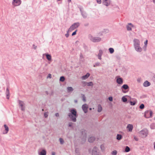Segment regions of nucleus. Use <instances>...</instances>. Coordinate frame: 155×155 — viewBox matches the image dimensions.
<instances>
[{
  "label": "nucleus",
  "mask_w": 155,
  "mask_h": 155,
  "mask_svg": "<svg viewBox=\"0 0 155 155\" xmlns=\"http://www.w3.org/2000/svg\"><path fill=\"white\" fill-rule=\"evenodd\" d=\"M71 113L68 114V116L74 122H76V118L77 117V112L76 110L71 109L70 110Z\"/></svg>",
  "instance_id": "nucleus-1"
},
{
  "label": "nucleus",
  "mask_w": 155,
  "mask_h": 155,
  "mask_svg": "<svg viewBox=\"0 0 155 155\" xmlns=\"http://www.w3.org/2000/svg\"><path fill=\"white\" fill-rule=\"evenodd\" d=\"M80 25L79 23L77 22L74 23L69 28L68 31L71 32L75 28H77Z\"/></svg>",
  "instance_id": "nucleus-2"
},
{
  "label": "nucleus",
  "mask_w": 155,
  "mask_h": 155,
  "mask_svg": "<svg viewBox=\"0 0 155 155\" xmlns=\"http://www.w3.org/2000/svg\"><path fill=\"white\" fill-rule=\"evenodd\" d=\"M152 111H147L145 112L144 117L146 118H149L152 117Z\"/></svg>",
  "instance_id": "nucleus-3"
},
{
  "label": "nucleus",
  "mask_w": 155,
  "mask_h": 155,
  "mask_svg": "<svg viewBox=\"0 0 155 155\" xmlns=\"http://www.w3.org/2000/svg\"><path fill=\"white\" fill-rule=\"evenodd\" d=\"M98 151L97 148L96 147H94L92 150V155H101Z\"/></svg>",
  "instance_id": "nucleus-4"
},
{
  "label": "nucleus",
  "mask_w": 155,
  "mask_h": 155,
  "mask_svg": "<svg viewBox=\"0 0 155 155\" xmlns=\"http://www.w3.org/2000/svg\"><path fill=\"white\" fill-rule=\"evenodd\" d=\"M21 3V0H13L12 4L15 6L19 5Z\"/></svg>",
  "instance_id": "nucleus-5"
},
{
  "label": "nucleus",
  "mask_w": 155,
  "mask_h": 155,
  "mask_svg": "<svg viewBox=\"0 0 155 155\" xmlns=\"http://www.w3.org/2000/svg\"><path fill=\"white\" fill-rule=\"evenodd\" d=\"M18 103L19 106L21 107V110L23 111L25 110V108L24 107V102L20 100L18 101Z\"/></svg>",
  "instance_id": "nucleus-6"
},
{
  "label": "nucleus",
  "mask_w": 155,
  "mask_h": 155,
  "mask_svg": "<svg viewBox=\"0 0 155 155\" xmlns=\"http://www.w3.org/2000/svg\"><path fill=\"white\" fill-rule=\"evenodd\" d=\"M91 40L94 42H98L101 41V39L99 37H92Z\"/></svg>",
  "instance_id": "nucleus-7"
},
{
  "label": "nucleus",
  "mask_w": 155,
  "mask_h": 155,
  "mask_svg": "<svg viewBox=\"0 0 155 155\" xmlns=\"http://www.w3.org/2000/svg\"><path fill=\"white\" fill-rule=\"evenodd\" d=\"M82 108L85 113H86L87 112L88 106L86 104H84L82 105Z\"/></svg>",
  "instance_id": "nucleus-8"
},
{
  "label": "nucleus",
  "mask_w": 155,
  "mask_h": 155,
  "mask_svg": "<svg viewBox=\"0 0 155 155\" xmlns=\"http://www.w3.org/2000/svg\"><path fill=\"white\" fill-rule=\"evenodd\" d=\"M134 47L136 46L137 47V46L140 45V42L139 40L136 39H135L134 40Z\"/></svg>",
  "instance_id": "nucleus-9"
},
{
  "label": "nucleus",
  "mask_w": 155,
  "mask_h": 155,
  "mask_svg": "<svg viewBox=\"0 0 155 155\" xmlns=\"http://www.w3.org/2000/svg\"><path fill=\"white\" fill-rule=\"evenodd\" d=\"M103 3L106 6L109 5L110 3V0H102Z\"/></svg>",
  "instance_id": "nucleus-10"
},
{
  "label": "nucleus",
  "mask_w": 155,
  "mask_h": 155,
  "mask_svg": "<svg viewBox=\"0 0 155 155\" xmlns=\"http://www.w3.org/2000/svg\"><path fill=\"white\" fill-rule=\"evenodd\" d=\"M133 125L131 124H129L127 125V128L129 131L131 132L133 130Z\"/></svg>",
  "instance_id": "nucleus-11"
},
{
  "label": "nucleus",
  "mask_w": 155,
  "mask_h": 155,
  "mask_svg": "<svg viewBox=\"0 0 155 155\" xmlns=\"http://www.w3.org/2000/svg\"><path fill=\"white\" fill-rule=\"evenodd\" d=\"M129 88V87L128 86L127 84H124L123 85V86L121 87V89L122 91L124 93H125L126 92L124 91L123 90V89H124L125 90H127Z\"/></svg>",
  "instance_id": "nucleus-12"
},
{
  "label": "nucleus",
  "mask_w": 155,
  "mask_h": 155,
  "mask_svg": "<svg viewBox=\"0 0 155 155\" xmlns=\"http://www.w3.org/2000/svg\"><path fill=\"white\" fill-rule=\"evenodd\" d=\"M4 127L5 128V130L3 132L4 134H7L9 130V128L5 124L4 125Z\"/></svg>",
  "instance_id": "nucleus-13"
},
{
  "label": "nucleus",
  "mask_w": 155,
  "mask_h": 155,
  "mask_svg": "<svg viewBox=\"0 0 155 155\" xmlns=\"http://www.w3.org/2000/svg\"><path fill=\"white\" fill-rule=\"evenodd\" d=\"M137 47L136 46L135 47V48L136 51L138 52H141L142 51V48L140 47V45L137 46Z\"/></svg>",
  "instance_id": "nucleus-14"
},
{
  "label": "nucleus",
  "mask_w": 155,
  "mask_h": 155,
  "mask_svg": "<svg viewBox=\"0 0 155 155\" xmlns=\"http://www.w3.org/2000/svg\"><path fill=\"white\" fill-rule=\"evenodd\" d=\"M133 27V25L131 23L129 24L127 26V30L128 31L131 30V27Z\"/></svg>",
  "instance_id": "nucleus-15"
},
{
  "label": "nucleus",
  "mask_w": 155,
  "mask_h": 155,
  "mask_svg": "<svg viewBox=\"0 0 155 155\" xmlns=\"http://www.w3.org/2000/svg\"><path fill=\"white\" fill-rule=\"evenodd\" d=\"M123 80L121 78H118L117 79V82L119 84H122L123 83Z\"/></svg>",
  "instance_id": "nucleus-16"
},
{
  "label": "nucleus",
  "mask_w": 155,
  "mask_h": 155,
  "mask_svg": "<svg viewBox=\"0 0 155 155\" xmlns=\"http://www.w3.org/2000/svg\"><path fill=\"white\" fill-rule=\"evenodd\" d=\"M95 140V138L93 137H91L89 138L88 141L89 142H93Z\"/></svg>",
  "instance_id": "nucleus-17"
},
{
  "label": "nucleus",
  "mask_w": 155,
  "mask_h": 155,
  "mask_svg": "<svg viewBox=\"0 0 155 155\" xmlns=\"http://www.w3.org/2000/svg\"><path fill=\"white\" fill-rule=\"evenodd\" d=\"M90 75V74L89 73H87L85 75L82 76L81 78L83 80H85Z\"/></svg>",
  "instance_id": "nucleus-18"
},
{
  "label": "nucleus",
  "mask_w": 155,
  "mask_h": 155,
  "mask_svg": "<svg viewBox=\"0 0 155 155\" xmlns=\"http://www.w3.org/2000/svg\"><path fill=\"white\" fill-rule=\"evenodd\" d=\"M6 96H7V99H8L9 98L10 93H9V90L8 88H7L6 89Z\"/></svg>",
  "instance_id": "nucleus-19"
},
{
  "label": "nucleus",
  "mask_w": 155,
  "mask_h": 155,
  "mask_svg": "<svg viewBox=\"0 0 155 155\" xmlns=\"http://www.w3.org/2000/svg\"><path fill=\"white\" fill-rule=\"evenodd\" d=\"M102 51L101 50H100L99 51V53L98 54V58L100 60H101V56L102 54Z\"/></svg>",
  "instance_id": "nucleus-20"
},
{
  "label": "nucleus",
  "mask_w": 155,
  "mask_h": 155,
  "mask_svg": "<svg viewBox=\"0 0 155 155\" xmlns=\"http://www.w3.org/2000/svg\"><path fill=\"white\" fill-rule=\"evenodd\" d=\"M150 83L147 81H145L143 83V86L144 87H147L150 85Z\"/></svg>",
  "instance_id": "nucleus-21"
},
{
  "label": "nucleus",
  "mask_w": 155,
  "mask_h": 155,
  "mask_svg": "<svg viewBox=\"0 0 155 155\" xmlns=\"http://www.w3.org/2000/svg\"><path fill=\"white\" fill-rule=\"evenodd\" d=\"M84 83L87 84V85L88 86H93V84L92 82H84Z\"/></svg>",
  "instance_id": "nucleus-22"
},
{
  "label": "nucleus",
  "mask_w": 155,
  "mask_h": 155,
  "mask_svg": "<svg viewBox=\"0 0 155 155\" xmlns=\"http://www.w3.org/2000/svg\"><path fill=\"white\" fill-rule=\"evenodd\" d=\"M102 110V107L101 105H99L98 106V110L97 111L98 112H101Z\"/></svg>",
  "instance_id": "nucleus-23"
},
{
  "label": "nucleus",
  "mask_w": 155,
  "mask_h": 155,
  "mask_svg": "<svg viewBox=\"0 0 155 155\" xmlns=\"http://www.w3.org/2000/svg\"><path fill=\"white\" fill-rule=\"evenodd\" d=\"M46 56L47 59L49 61H50L51 60V55L48 54H46Z\"/></svg>",
  "instance_id": "nucleus-24"
},
{
  "label": "nucleus",
  "mask_w": 155,
  "mask_h": 155,
  "mask_svg": "<svg viewBox=\"0 0 155 155\" xmlns=\"http://www.w3.org/2000/svg\"><path fill=\"white\" fill-rule=\"evenodd\" d=\"M122 136L120 134H118L117 136V140H120L122 138Z\"/></svg>",
  "instance_id": "nucleus-25"
},
{
  "label": "nucleus",
  "mask_w": 155,
  "mask_h": 155,
  "mask_svg": "<svg viewBox=\"0 0 155 155\" xmlns=\"http://www.w3.org/2000/svg\"><path fill=\"white\" fill-rule=\"evenodd\" d=\"M46 152L44 150H42L40 153V155H46Z\"/></svg>",
  "instance_id": "nucleus-26"
},
{
  "label": "nucleus",
  "mask_w": 155,
  "mask_h": 155,
  "mask_svg": "<svg viewBox=\"0 0 155 155\" xmlns=\"http://www.w3.org/2000/svg\"><path fill=\"white\" fill-rule=\"evenodd\" d=\"M122 100L123 102H126L127 101V99L125 96H123L122 98Z\"/></svg>",
  "instance_id": "nucleus-27"
},
{
  "label": "nucleus",
  "mask_w": 155,
  "mask_h": 155,
  "mask_svg": "<svg viewBox=\"0 0 155 155\" xmlns=\"http://www.w3.org/2000/svg\"><path fill=\"white\" fill-rule=\"evenodd\" d=\"M137 102V101H135L134 102L130 101V103L131 105H134Z\"/></svg>",
  "instance_id": "nucleus-28"
},
{
  "label": "nucleus",
  "mask_w": 155,
  "mask_h": 155,
  "mask_svg": "<svg viewBox=\"0 0 155 155\" xmlns=\"http://www.w3.org/2000/svg\"><path fill=\"white\" fill-rule=\"evenodd\" d=\"M67 90L68 91L70 92V91H73V88L71 87H67Z\"/></svg>",
  "instance_id": "nucleus-29"
},
{
  "label": "nucleus",
  "mask_w": 155,
  "mask_h": 155,
  "mask_svg": "<svg viewBox=\"0 0 155 155\" xmlns=\"http://www.w3.org/2000/svg\"><path fill=\"white\" fill-rule=\"evenodd\" d=\"M109 51L110 53L111 54L113 53L114 52V49L112 48H110L109 49Z\"/></svg>",
  "instance_id": "nucleus-30"
},
{
  "label": "nucleus",
  "mask_w": 155,
  "mask_h": 155,
  "mask_svg": "<svg viewBox=\"0 0 155 155\" xmlns=\"http://www.w3.org/2000/svg\"><path fill=\"white\" fill-rule=\"evenodd\" d=\"M130 150V148L128 146H127L125 148V151L126 152H128Z\"/></svg>",
  "instance_id": "nucleus-31"
},
{
  "label": "nucleus",
  "mask_w": 155,
  "mask_h": 155,
  "mask_svg": "<svg viewBox=\"0 0 155 155\" xmlns=\"http://www.w3.org/2000/svg\"><path fill=\"white\" fill-rule=\"evenodd\" d=\"M64 77L63 76L61 77L60 79V81L62 82L64 81Z\"/></svg>",
  "instance_id": "nucleus-32"
},
{
  "label": "nucleus",
  "mask_w": 155,
  "mask_h": 155,
  "mask_svg": "<svg viewBox=\"0 0 155 155\" xmlns=\"http://www.w3.org/2000/svg\"><path fill=\"white\" fill-rule=\"evenodd\" d=\"M117 151L116 150H115L113 151L111 153L112 155H116V154H117Z\"/></svg>",
  "instance_id": "nucleus-33"
},
{
  "label": "nucleus",
  "mask_w": 155,
  "mask_h": 155,
  "mask_svg": "<svg viewBox=\"0 0 155 155\" xmlns=\"http://www.w3.org/2000/svg\"><path fill=\"white\" fill-rule=\"evenodd\" d=\"M82 99L83 100V101H84V102H85L86 101V100L85 97L84 95H83V94H82Z\"/></svg>",
  "instance_id": "nucleus-34"
},
{
  "label": "nucleus",
  "mask_w": 155,
  "mask_h": 155,
  "mask_svg": "<svg viewBox=\"0 0 155 155\" xmlns=\"http://www.w3.org/2000/svg\"><path fill=\"white\" fill-rule=\"evenodd\" d=\"M144 105L143 104H142L140 106V108L141 109H143L144 108Z\"/></svg>",
  "instance_id": "nucleus-35"
},
{
  "label": "nucleus",
  "mask_w": 155,
  "mask_h": 155,
  "mask_svg": "<svg viewBox=\"0 0 155 155\" xmlns=\"http://www.w3.org/2000/svg\"><path fill=\"white\" fill-rule=\"evenodd\" d=\"M100 148L102 150H103L104 149V145H101L100 146Z\"/></svg>",
  "instance_id": "nucleus-36"
},
{
  "label": "nucleus",
  "mask_w": 155,
  "mask_h": 155,
  "mask_svg": "<svg viewBox=\"0 0 155 155\" xmlns=\"http://www.w3.org/2000/svg\"><path fill=\"white\" fill-rule=\"evenodd\" d=\"M59 140L60 142V143L61 144H63L64 143V140L63 139L61 138H60L59 139Z\"/></svg>",
  "instance_id": "nucleus-37"
},
{
  "label": "nucleus",
  "mask_w": 155,
  "mask_h": 155,
  "mask_svg": "<svg viewBox=\"0 0 155 155\" xmlns=\"http://www.w3.org/2000/svg\"><path fill=\"white\" fill-rule=\"evenodd\" d=\"M81 14L85 18L86 17V14L84 12H81Z\"/></svg>",
  "instance_id": "nucleus-38"
},
{
  "label": "nucleus",
  "mask_w": 155,
  "mask_h": 155,
  "mask_svg": "<svg viewBox=\"0 0 155 155\" xmlns=\"http://www.w3.org/2000/svg\"><path fill=\"white\" fill-rule=\"evenodd\" d=\"M109 100L110 101H113V98L112 97H110L108 98Z\"/></svg>",
  "instance_id": "nucleus-39"
},
{
  "label": "nucleus",
  "mask_w": 155,
  "mask_h": 155,
  "mask_svg": "<svg viewBox=\"0 0 155 155\" xmlns=\"http://www.w3.org/2000/svg\"><path fill=\"white\" fill-rule=\"evenodd\" d=\"M51 78V74H49L47 77V78Z\"/></svg>",
  "instance_id": "nucleus-40"
},
{
  "label": "nucleus",
  "mask_w": 155,
  "mask_h": 155,
  "mask_svg": "<svg viewBox=\"0 0 155 155\" xmlns=\"http://www.w3.org/2000/svg\"><path fill=\"white\" fill-rule=\"evenodd\" d=\"M44 117H47L48 116V114L47 113H45L44 114Z\"/></svg>",
  "instance_id": "nucleus-41"
},
{
  "label": "nucleus",
  "mask_w": 155,
  "mask_h": 155,
  "mask_svg": "<svg viewBox=\"0 0 155 155\" xmlns=\"http://www.w3.org/2000/svg\"><path fill=\"white\" fill-rule=\"evenodd\" d=\"M77 31V30H76L74 32H73L72 34V35L73 36L75 35L76 34V32Z\"/></svg>",
  "instance_id": "nucleus-42"
},
{
  "label": "nucleus",
  "mask_w": 155,
  "mask_h": 155,
  "mask_svg": "<svg viewBox=\"0 0 155 155\" xmlns=\"http://www.w3.org/2000/svg\"><path fill=\"white\" fill-rule=\"evenodd\" d=\"M97 2L98 3L100 4V3H101V0H97Z\"/></svg>",
  "instance_id": "nucleus-43"
},
{
  "label": "nucleus",
  "mask_w": 155,
  "mask_h": 155,
  "mask_svg": "<svg viewBox=\"0 0 155 155\" xmlns=\"http://www.w3.org/2000/svg\"><path fill=\"white\" fill-rule=\"evenodd\" d=\"M134 139L136 141H137L138 140V139L136 136L134 137Z\"/></svg>",
  "instance_id": "nucleus-44"
},
{
  "label": "nucleus",
  "mask_w": 155,
  "mask_h": 155,
  "mask_svg": "<svg viewBox=\"0 0 155 155\" xmlns=\"http://www.w3.org/2000/svg\"><path fill=\"white\" fill-rule=\"evenodd\" d=\"M147 42H148V41H147V40L144 42V44H145V45H146V46L147 45Z\"/></svg>",
  "instance_id": "nucleus-45"
},
{
  "label": "nucleus",
  "mask_w": 155,
  "mask_h": 155,
  "mask_svg": "<svg viewBox=\"0 0 155 155\" xmlns=\"http://www.w3.org/2000/svg\"><path fill=\"white\" fill-rule=\"evenodd\" d=\"M55 116H56V117H58L59 116V114L58 113H56V114H55Z\"/></svg>",
  "instance_id": "nucleus-46"
},
{
  "label": "nucleus",
  "mask_w": 155,
  "mask_h": 155,
  "mask_svg": "<svg viewBox=\"0 0 155 155\" xmlns=\"http://www.w3.org/2000/svg\"><path fill=\"white\" fill-rule=\"evenodd\" d=\"M65 36H66V37H68L69 36V35L68 34H65Z\"/></svg>",
  "instance_id": "nucleus-47"
},
{
  "label": "nucleus",
  "mask_w": 155,
  "mask_h": 155,
  "mask_svg": "<svg viewBox=\"0 0 155 155\" xmlns=\"http://www.w3.org/2000/svg\"><path fill=\"white\" fill-rule=\"evenodd\" d=\"M83 85L84 86H86L87 85V84H84V82H83Z\"/></svg>",
  "instance_id": "nucleus-48"
},
{
  "label": "nucleus",
  "mask_w": 155,
  "mask_h": 155,
  "mask_svg": "<svg viewBox=\"0 0 155 155\" xmlns=\"http://www.w3.org/2000/svg\"><path fill=\"white\" fill-rule=\"evenodd\" d=\"M95 64L96 65V66H98L100 65V63H98L96 64Z\"/></svg>",
  "instance_id": "nucleus-49"
},
{
  "label": "nucleus",
  "mask_w": 155,
  "mask_h": 155,
  "mask_svg": "<svg viewBox=\"0 0 155 155\" xmlns=\"http://www.w3.org/2000/svg\"><path fill=\"white\" fill-rule=\"evenodd\" d=\"M52 155H55V153L54 152H52Z\"/></svg>",
  "instance_id": "nucleus-50"
},
{
  "label": "nucleus",
  "mask_w": 155,
  "mask_h": 155,
  "mask_svg": "<svg viewBox=\"0 0 155 155\" xmlns=\"http://www.w3.org/2000/svg\"><path fill=\"white\" fill-rule=\"evenodd\" d=\"M69 127H71L72 126V123H69Z\"/></svg>",
  "instance_id": "nucleus-51"
},
{
  "label": "nucleus",
  "mask_w": 155,
  "mask_h": 155,
  "mask_svg": "<svg viewBox=\"0 0 155 155\" xmlns=\"http://www.w3.org/2000/svg\"><path fill=\"white\" fill-rule=\"evenodd\" d=\"M83 133H84V134H85V130H84V132H83V131H82V134H83H83H84V133H83Z\"/></svg>",
  "instance_id": "nucleus-52"
},
{
  "label": "nucleus",
  "mask_w": 155,
  "mask_h": 155,
  "mask_svg": "<svg viewBox=\"0 0 155 155\" xmlns=\"http://www.w3.org/2000/svg\"><path fill=\"white\" fill-rule=\"evenodd\" d=\"M68 1L69 2H70L71 1V0H68Z\"/></svg>",
  "instance_id": "nucleus-53"
},
{
  "label": "nucleus",
  "mask_w": 155,
  "mask_h": 155,
  "mask_svg": "<svg viewBox=\"0 0 155 155\" xmlns=\"http://www.w3.org/2000/svg\"><path fill=\"white\" fill-rule=\"evenodd\" d=\"M153 2L155 3V0H153Z\"/></svg>",
  "instance_id": "nucleus-54"
},
{
  "label": "nucleus",
  "mask_w": 155,
  "mask_h": 155,
  "mask_svg": "<svg viewBox=\"0 0 155 155\" xmlns=\"http://www.w3.org/2000/svg\"><path fill=\"white\" fill-rule=\"evenodd\" d=\"M96 64H95V65H94V67H96Z\"/></svg>",
  "instance_id": "nucleus-55"
},
{
  "label": "nucleus",
  "mask_w": 155,
  "mask_h": 155,
  "mask_svg": "<svg viewBox=\"0 0 155 155\" xmlns=\"http://www.w3.org/2000/svg\"><path fill=\"white\" fill-rule=\"evenodd\" d=\"M75 101V102H77V101Z\"/></svg>",
  "instance_id": "nucleus-56"
},
{
  "label": "nucleus",
  "mask_w": 155,
  "mask_h": 155,
  "mask_svg": "<svg viewBox=\"0 0 155 155\" xmlns=\"http://www.w3.org/2000/svg\"><path fill=\"white\" fill-rule=\"evenodd\" d=\"M90 110H91V108H90Z\"/></svg>",
  "instance_id": "nucleus-57"
},
{
  "label": "nucleus",
  "mask_w": 155,
  "mask_h": 155,
  "mask_svg": "<svg viewBox=\"0 0 155 155\" xmlns=\"http://www.w3.org/2000/svg\"><path fill=\"white\" fill-rule=\"evenodd\" d=\"M154 149H155V145H154Z\"/></svg>",
  "instance_id": "nucleus-58"
},
{
  "label": "nucleus",
  "mask_w": 155,
  "mask_h": 155,
  "mask_svg": "<svg viewBox=\"0 0 155 155\" xmlns=\"http://www.w3.org/2000/svg\"><path fill=\"white\" fill-rule=\"evenodd\" d=\"M154 119L155 120V117L154 118Z\"/></svg>",
  "instance_id": "nucleus-59"
}]
</instances>
